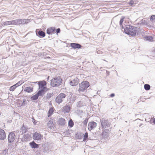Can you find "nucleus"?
I'll list each match as a JSON object with an SVG mask.
<instances>
[{"label": "nucleus", "mask_w": 155, "mask_h": 155, "mask_svg": "<svg viewBox=\"0 0 155 155\" xmlns=\"http://www.w3.org/2000/svg\"><path fill=\"white\" fill-rule=\"evenodd\" d=\"M42 144V147H43V151L44 152H47L50 149H51V144H48V142L47 143H45L44 145H43V143H42L40 144ZM39 147H40V145H39Z\"/></svg>", "instance_id": "6e6552de"}, {"label": "nucleus", "mask_w": 155, "mask_h": 155, "mask_svg": "<svg viewBox=\"0 0 155 155\" xmlns=\"http://www.w3.org/2000/svg\"><path fill=\"white\" fill-rule=\"evenodd\" d=\"M144 89L146 90H148L150 89V85L147 84H146L144 86Z\"/></svg>", "instance_id": "473e14b6"}, {"label": "nucleus", "mask_w": 155, "mask_h": 155, "mask_svg": "<svg viewBox=\"0 0 155 155\" xmlns=\"http://www.w3.org/2000/svg\"><path fill=\"white\" fill-rule=\"evenodd\" d=\"M11 25H16V20L11 21Z\"/></svg>", "instance_id": "a19ab883"}, {"label": "nucleus", "mask_w": 155, "mask_h": 155, "mask_svg": "<svg viewBox=\"0 0 155 155\" xmlns=\"http://www.w3.org/2000/svg\"><path fill=\"white\" fill-rule=\"evenodd\" d=\"M16 88V87L15 86L13 85L10 87L9 89L10 91H13Z\"/></svg>", "instance_id": "c9c22d12"}, {"label": "nucleus", "mask_w": 155, "mask_h": 155, "mask_svg": "<svg viewBox=\"0 0 155 155\" xmlns=\"http://www.w3.org/2000/svg\"><path fill=\"white\" fill-rule=\"evenodd\" d=\"M30 20L28 19H18L16 20V25L25 24L29 22Z\"/></svg>", "instance_id": "0eeeda50"}, {"label": "nucleus", "mask_w": 155, "mask_h": 155, "mask_svg": "<svg viewBox=\"0 0 155 155\" xmlns=\"http://www.w3.org/2000/svg\"><path fill=\"white\" fill-rule=\"evenodd\" d=\"M42 137V135L39 134V140H41V138Z\"/></svg>", "instance_id": "864d4df0"}, {"label": "nucleus", "mask_w": 155, "mask_h": 155, "mask_svg": "<svg viewBox=\"0 0 155 155\" xmlns=\"http://www.w3.org/2000/svg\"><path fill=\"white\" fill-rule=\"evenodd\" d=\"M102 52L101 51H99V50L97 52V53L98 54H101Z\"/></svg>", "instance_id": "8fccbe9b"}, {"label": "nucleus", "mask_w": 155, "mask_h": 155, "mask_svg": "<svg viewBox=\"0 0 155 155\" xmlns=\"http://www.w3.org/2000/svg\"><path fill=\"white\" fill-rule=\"evenodd\" d=\"M34 83H37L39 85V81H36L34 82Z\"/></svg>", "instance_id": "5fc2aeb1"}, {"label": "nucleus", "mask_w": 155, "mask_h": 155, "mask_svg": "<svg viewBox=\"0 0 155 155\" xmlns=\"http://www.w3.org/2000/svg\"><path fill=\"white\" fill-rule=\"evenodd\" d=\"M7 151L6 150H4L2 151V154L4 155H6Z\"/></svg>", "instance_id": "49530a36"}, {"label": "nucleus", "mask_w": 155, "mask_h": 155, "mask_svg": "<svg viewBox=\"0 0 155 155\" xmlns=\"http://www.w3.org/2000/svg\"><path fill=\"white\" fill-rule=\"evenodd\" d=\"M24 132H22L21 130V131H20V133H19V135H22L23 134H24Z\"/></svg>", "instance_id": "3c124183"}, {"label": "nucleus", "mask_w": 155, "mask_h": 155, "mask_svg": "<svg viewBox=\"0 0 155 155\" xmlns=\"http://www.w3.org/2000/svg\"><path fill=\"white\" fill-rule=\"evenodd\" d=\"M24 91L28 93H30L33 91V88L30 87H26Z\"/></svg>", "instance_id": "b1692460"}, {"label": "nucleus", "mask_w": 155, "mask_h": 155, "mask_svg": "<svg viewBox=\"0 0 155 155\" xmlns=\"http://www.w3.org/2000/svg\"><path fill=\"white\" fill-rule=\"evenodd\" d=\"M66 97L65 94L63 93L59 94L55 98V101L58 104L62 103L63 101V99L65 98Z\"/></svg>", "instance_id": "39448f33"}, {"label": "nucleus", "mask_w": 155, "mask_h": 155, "mask_svg": "<svg viewBox=\"0 0 155 155\" xmlns=\"http://www.w3.org/2000/svg\"><path fill=\"white\" fill-rule=\"evenodd\" d=\"M47 87L40 88L39 89V96L43 97L44 95L48 90Z\"/></svg>", "instance_id": "1a4fd4ad"}, {"label": "nucleus", "mask_w": 155, "mask_h": 155, "mask_svg": "<svg viewBox=\"0 0 155 155\" xmlns=\"http://www.w3.org/2000/svg\"><path fill=\"white\" fill-rule=\"evenodd\" d=\"M79 82V79L77 78H75L73 80L71 81L70 82V85L73 86H76Z\"/></svg>", "instance_id": "ddd939ff"}, {"label": "nucleus", "mask_w": 155, "mask_h": 155, "mask_svg": "<svg viewBox=\"0 0 155 155\" xmlns=\"http://www.w3.org/2000/svg\"><path fill=\"white\" fill-rule=\"evenodd\" d=\"M21 84L20 83V82H18L16 84L14 85L16 87H17L18 86H19L21 85Z\"/></svg>", "instance_id": "37998d69"}, {"label": "nucleus", "mask_w": 155, "mask_h": 155, "mask_svg": "<svg viewBox=\"0 0 155 155\" xmlns=\"http://www.w3.org/2000/svg\"><path fill=\"white\" fill-rule=\"evenodd\" d=\"M115 96V94H114V93H112V94H111L110 95V96L111 97H113L114 96Z\"/></svg>", "instance_id": "09e8293b"}, {"label": "nucleus", "mask_w": 155, "mask_h": 155, "mask_svg": "<svg viewBox=\"0 0 155 155\" xmlns=\"http://www.w3.org/2000/svg\"><path fill=\"white\" fill-rule=\"evenodd\" d=\"M30 146L32 148H37L39 147V144L36 143L34 141L29 143Z\"/></svg>", "instance_id": "412c9836"}, {"label": "nucleus", "mask_w": 155, "mask_h": 155, "mask_svg": "<svg viewBox=\"0 0 155 155\" xmlns=\"http://www.w3.org/2000/svg\"><path fill=\"white\" fill-rule=\"evenodd\" d=\"M142 124H140V125H139V127H140V126H141Z\"/></svg>", "instance_id": "bf43d9fd"}, {"label": "nucleus", "mask_w": 155, "mask_h": 155, "mask_svg": "<svg viewBox=\"0 0 155 155\" xmlns=\"http://www.w3.org/2000/svg\"><path fill=\"white\" fill-rule=\"evenodd\" d=\"M49 76L47 78V81H48V80H49Z\"/></svg>", "instance_id": "13d9d810"}, {"label": "nucleus", "mask_w": 155, "mask_h": 155, "mask_svg": "<svg viewBox=\"0 0 155 155\" xmlns=\"http://www.w3.org/2000/svg\"><path fill=\"white\" fill-rule=\"evenodd\" d=\"M24 140L25 141H27L30 140L31 138L30 135L29 134H25L24 136Z\"/></svg>", "instance_id": "a878e982"}, {"label": "nucleus", "mask_w": 155, "mask_h": 155, "mask_svg": "<svg viewBox=\"0 0 155 155\" xmlns=\"http://www.w3.org/2000/svg\"><path fill=\"white\" fill-rule=\"evenodd\" d=\"M88 137V136L87 133H85L84 136V138L83 140V141H85L87 139Z\"/></svg>", "instance_id": "72a5a7b5"}, {"label": "nucleus", "mask_w": 155, "mask_h": 155, "mask_svg": "<svg viewBox=\"0 0 155 155\" xmlns=\"http://www.w3.org/2000/svg\"><path fill=\"white\" fill-rule=\"evenodd\" d=\"M76 137H78V138H80L79 137V136H78V134H77L76 135Z\"/></svg>", "instance_id": "4d7b16f0"}, {"label": "nucleus", "mask_w": 155, "mask_h": 155, "mask_svg": "<svg viewBox=\"0 0 155 155\" xmlns=\"http://www.w3.org/2000/svg\"><path fill=\"white\" fill-rule=\"evenodd\" d=\"M62 81L60 77H58L52 79L51 80V85L52 87L58 86L61 85Z\"/></svg>", "instance_id": "f03ea898"}, {"label": "nucleus", "mask_w": 155, "mask_h": 155, "mask_svg": "<svg viewBox=\"0 0 155 155\" xmlns=\"http://www.w3.org/2000/svg\"><path fill=\"white\" fill-rule=\"evenodd\" d=\"M100 121L102 128H106L110 127L111 124L107 120L102 118L100 119Z\"/></svg>", "instance_id": "20e7f679"}, {"label": "nucleus", "mask_w": 155, "mask_h": 155, "mask_svg": "<svg viewBox=\"0 0 155 155\" xmlns=\"http://www.w3.org/2000/svg\"><path fill=\"white\" fill-rule=\"evenodd\" d=\"M137 28L129 25H127L124 29V32L132 36H134L137 32Z\"/></svg>", "instance_id": "f257e3e1"}, {"label": "nucleus", "mask_w": 155, "mask_h": 155, "mask_svg": "<svg viewBox=\"0 0 155 155\" xmlns=\"http://www.w3.org/2000/svg\"><path fill=\"white\" fill-rule=\"evenodd\" d=\"M150 19L151 21H153V20L155 19V15H152L151 16Z\"/></svg>", "instance_id": "79ce46f5"}, {"label": "nucleus", "mask_w": 155, "mask_h": 155, "mask_svg": "<svg viewBox=\"0 0 155 155\" xmlns=\"http://www.w3.org/2000/svg\"><path fill=\"white\" fill-rule=\"evenodd\" d=\"M70 45L74 49L76 48L79 49L81 48L82 47L81 45L77 43H71Z\"/></svg>", "instance_id": "dca6fc26"}, {"label": "nucleus", "mask_w": 155, "mask_h": 155, "mask_svg": "<svg viewBox=\"0 0 155 155\" xmlns=\"http://www.w3.org/2000/svg\"><path fill=\"white\" fill-rule=\"evenodd\" d=\"M45 35V33L42 31L39 30V36L44 37Z\"/></svg>", "instance_id": "2f4dec72"}, {"label": "nucleus", "mask_w": 155, "mask_h": 155, "mask_svg": "<svg viewBox=\"0 0 155 155\" xmlns=\"http://www.w3.org/2000/svg\"><path fill=\"white\" fill-rule=\"evenodd\" d=\"M53 122V120H51L49 121L47 124V126L48 127L51 129H54V125Z\"/></svg>", "instance_id": "a211bd4d"}, {"label": "nucleus", "mask_w": 155, "mask_h": 155, "mask_svg": "<svg viewBox=\"0 0 155 155\" xmlns=\"http://www.w3.org/2000/svg\"><path fill=\"white\" fill-rule=\"evenodd\" d=\"M16 136L13 132H11L9 133L8 139V141L10 143H12L14 142Z\"/></svg>", "instance_id": "423d86ee"}, {"label": "nucleus", "mask_w": 155, "mask_h": 155, "mask_svg": "<svg viewBox=\"0 0 155 155\" xmlns=\"http://www.w3.org/2000/svg\"><path fill=\"white\" fill-rule=\"evenodd\" d=\"M104 61H106L105 60H104Z\"/></svg>", "instance_id": "052dcab7"}, {"label": "nucleus", "mask_w": 155, "mask_h": 155, "mask_svg": "<svg viewBox=\"0 0 155 155\" xmlns=\"http://www.w3.org/2000/svg\"><path fill=\"white\" fill-rule=\"evenodd\" d=\"M65 123V119L62 118H59L58 121V124L61 126H64Z\"/></svg>", "instance_id": "6ab92c4d"}, {"label": "nucleus", "mask_w": 155, "mask_h": 155, "mask_svg": "<svg viewBox=\"0 0 155 155\" xmlns=\"http://www.w3.org/2000/svg\"><path fill=\"white\" fill-rule=\"evenodd\" d=\"M69 97H70V101L69 103H70L71 105H72L76 99V96L71 93L69 95Z\"/></svg>", "instance_id": "9d476101"}, {"label": "nucleus", "mask_w": 155, "mask_h": 155, "mask_svg": "<svg viewBox=\"0 0 155 155\" xmlns=\"http://www.w3.org/2000/svg\"><path fill=\"white\" fill-rule=\"evenodd\" d=\"M54 111V108L53 107L50 108L48 111V117L50 116L53 113Z\"/></svg>", "instance_id": "bb28decb"}, {"label": "nucleus", "mask_w": 155, "mask_h": 155, "mask_svg": "<svg viewBox=\"0 0 155 155\" xmlns=\"http://www.w3.org/2000/svg\"><path fill=\"white\" fill-rule=\"evenodd\" d=\"M42 139L43 140V142H44V141H46V139L45 138H42Z\"/></svg>", "instance_id": "6e6d98bb"}, {"label": "nucleus", "mask_w": 155, "mask_h": 155, "mask_svg": "<svg viewBox=\"0 0 155 155\" xmlns=\"http://www.w3.org/2000/svg\"><path fill=\"white\" fill-rule=\"evenodd\" d=\"M52 96V94H51L50 93H47V94L46 97L47 99H49Z\"/></svg>", "instance_id": "ea45409f"}, {"label": "nucleus", "mask_w": 155, "mask_h": 155, "mask_svg": "<svg viewBox=\"0 0 155 155\" xmlns=\"http://www.w3.org/2000/svg\"><path fill=\"white\" fill-rule=\"evenodd\" d=\"M88 122V119H86L83 122V124L84 125L86 126Z\"/></svg>", "instance_id": "58836bf2"}, {"label": "nucleus", "mask_w": 155, "mask_h": 155, "mask_svg": "<svg viewBox=\"0 0 155 155\" xmlns=\"http://www.w3.org/2000/svg\"><path fill=\"white\" fill-rule=\"evenodd\" d=\"M47 82L44 80L39 81V89L40 88L47 87H46Z\"/></svg>", "instance_id": "aec40b11"}, {"label": "nucleus", "mask_w": 155, "mask_h": 155, "mask_svg": "<svg viewBox=\"0 0 155 155\" xmlns=\"http://www.w3.org/2000/svg\"><path fill=\"white\" fill-rule=\"evenodd\" d=\"M144 38L146 41H148L150 42L153 41V38L151 36H145Z\"/></svg>", "instance_id": "4be33fe9"}, {"label": "nucleus", "mask_w": 155, "mask_h": 155, "mask_svg": "<svg viewBox=\"0 0 155 155\" xmlns=\"http://www.w3.org/2000/svg\"><path fill=\"white\" fill-rule=\"evenodd\" d=\"M6 136L5 131L0 128V140H3L5 139Z\"/></svg>", "instance_id": "f8f14e48"}, {"label": "nucleus", "mask_w": 155, "mask_h": 155, "mask_svg": "<svg viewBox=\"0 0 155 155\" xmlns=\"http://www.w3.org/2000/svg\"><path fill=\"white\" fill-rule=\"evenodd\" d=\"M71 107L70 105H67L63 107L62 111L64 113H68L70 111Z\"/></svg>", "instance_id": "2eb2a0df"}, {"label": "nucleus", "mask_w": 155, "mask_h": 155, "mask_svg": "<svg viewBox=\"0 0 155 155\" xmlns=\"http://www.w3.org/2000/svg\"><path fill=\"white\" fill-rule=\"evenodd\" d=\"M152 120H153V123L155 124V118H152Z\"/></svg>", "instance_id": "603ef678"}, {"label": "nucleus", "mask_w": 155, "mask_h": 155, "mask_svg": "<svg viewBox=\"0 0 155 155\" xmlns=\"http://www.w3.org/2000/svg\"><path fill=\"white\" fill-rule=\"evenodd\" d=\"M56 33H57V34H58V33H59L60 32V28H58L56 30Z\"/></svg>", "instance_id": "c03bdc74"}, {"label": "nucleus", "mask_w": 155, "mask_h": 155, "mask_svg": "<svg viewBox=\"0 0 155 155\" xmlns=\"http://www.w3.org/2000/svg\"><path fill=\"white\" fill-rule=\"evenodd\" d=\"M97 123L94 121L90 122L89 123L88 126V128L89 130H91L96 127Z\"/></svg>", "instance_id": "9b49d317"}, {"label": "nucleus", "mask_w": 155, "mask_h": 155, "mask_svg": "<svg viewBox=\"0 0 155 155\" xmlns=\"http://www.w3.org/2000/svg\"><path fill=\"white\" fill-rule=\"evenodd\" d=\"M128 4L130 6H132L134 4V2L133 0H130Z\"/></svg>", "instance_id": "4c0bfd02"}, {"label": "nucleus", "mask_w": 155, "mask_h": 155, "mask_svg": "<svg viewBox=\"0 0 155 155\" xmlns=\"http://www.w3.org/2000/svg\"><path fill=\"white\" fill-rule=\"evenodd\" d=\"M109 130L108 129H105L103 130L102 136L104 138H107L109 136Z\"/></svg>", "instance_id": "f3484780"}, {"label": "nucleus", "mask_w": 155, "mask_h": 155, "mask_svg": "<svg viewBox=\"0 0 155 155\" xmlns=\"http://www.w3.org/2000/svg\"><path fill=\"white\" fill-rule=\"evenodd\" d=\"M36 121L34 118H33V119H32V121H33V123L35 124H36Z\"/></svg>", "instance_id": "de8ad7c7"}, {"label": "nucleus", "mask_w": 155, "mask_h": 155, "mask_svg": "<svg viewBox=\"0 0 155 155\" xmlns=\"http://www.w3.org/2000/svg\"><path fill=\"white\" fill-rule=\"evenodd\" d=\"M146 22L145 20L143 19L138 22V24L139 25L144 24Z\"/></svg>", "instance_id": "f704fd0d"}, {"label": "nucleus", "mask_w": 155, "mask_h": 155, "mask_svg": "<svg viewBox=\"0 0 155 155\" xmlns=\"http://www.w3.org/2000/svg\"><path fill=\"white\" fill-rule=\"evenodd\" d=\"M28 128L25 127L24 125H23L21 128V130L24 133H25L28 130Z\"/></svg>", "instance_id": "c85d7f7f"}, {"label": "nucleus", "mask_w": 155, "mask_h": 155, "mask_svg": "<svg viewBox=\"0 0 155 155\" xmlns=\"http://www.w3.org/2000/svg\"><path fill=\"white\" fill-rule=\"evenodd\" d=\"M4 25H11V21L4 22L3 23Z\"/></svg>", "instance_id": "e433bc0d"}, {"label": "nucleus", "mask_w": 155, "mask_h": 155, "mask_svg": "<svg viewBox=\"0 0 155 155\" xmlns=\"http://www.w3.org/2000/svg\"><path fill=\"white\" fill-rule=\"evenodd\" d=\"M33 138L35 140H39V134L37 132H35L33 134Z\"/></svg>", "instance_id": "393cba45"}, {"label": "nucleus", "mask_w": 155, "mask_h": 155, "mask_svg": "<svg viewBox=\"0 0 155 155\" xmlns=\"http://www.w3.org/2000/svg\"><path fill=\"white\" fill-rule=\"evenodd\" d=\"M55 28L54 27H50L47 29V33L50 35L54 33L55 31Z\"/></svg>", "instance_id": "4468645a"}, {"label": "nucleus", "mask_w": 155, "mask_h": 155, "mask_svg": "<svg viewBox=\"0 0 155 155\" xmlns=\"http://www.w3.org/2000/svg\"><path fill=\"white\" fill-rule=\"evenodd\" d=\"M74 125V123L72 119H70L68 122V126L70 127H72Z\"/></svg>", "instance_id": "c756f323"}, {"label": "nucleus", "mask_w": 155, "mask_h": 155, "mask_svg": "<svg viewBox=\"0 0 155 155\" xmlns=\"http://www.w3.org/2000/svg\"><path fill=\"white\" fill-rule=\"evenodd\" d=\"M84 104L82 101H79L77 103L76 106L78 107H81L84 106Z\"/></svg>", "instance_id": "cd10ccee"}, {"label": "nucleus", "mask_w": 155, "mask_h": 155, "mask_svg": "<svg viewBox=\"0 0 155 155\" xmlns=\"http://www.w3.org/2000/svg\"><path fill=\"white\" fill-rule=\"evenodd\" d=\"M124 17H122L120 19V22H119L120 25V26H122V28H124L123 26L122 25V23L124 21Z\"/></svg>", "instance_id": "7c9ffc66"}, {"label": "nucleus", "mask_w": 155, "mask_h": 155, "mask_svg": "<svg viewBox=\"0 0 155 155\" xmlns=\"http://www.w3.org/2000/svg\"><path fill=\"white\" fill-rule=\"evenodd\" d=\"M36 35L37 36H39V29H37L36 30Z\"/></svg>", "instance_id": "a18cd8bd"}, {"label": "nucleus", "mask_w": 155, "mask_h": 155, "mask_svg": "<svg viewBox=\"0 0 155 155\" xmlns=\"http://www.w3.org/2000/svg\"><path fill=\"white\" fill-rule=\"evenodd\" d=\"M79 88L78 90L79 92H83L89 86V83L87 81H83L79 84Z\"/></svg>", "instance_id": "7ed1b4c3"}, {"label": "nucleus", "mask_w": 155, "mask_h": 155, "mask_svg": "<svg viewBox=\"0 0 155 155\" xmlns=\"http://www.w3.org/2000/svg\"><path fill=\"white\" fill-rule=\"evenodd\" d=\"M38 97L39 91H38L35 95L31 97L30 99L31 100L35 101L37 99Z\"/></svg>", "instance_id": "5701e85b"}]
</instances>
